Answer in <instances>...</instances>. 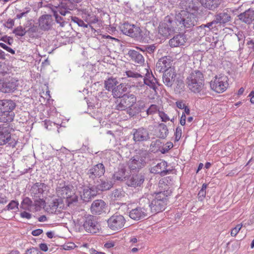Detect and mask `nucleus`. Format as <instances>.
Segmentation results:
<instances>
[{"label":"nucleus","instance_id":"f03ea898","mask_svg":"<svg viewBox=\"0 0 254 254\" xmlns=\"http://www.w3.org/2000/svg\"><path fill=\"white\" fill-rule=\"evenodd\" d=\"M152 160H153V157L150 152L140 149L129 160L127 165L131 172L138 173Z\"/></svg>","mask_w":254,"mask_h":254},{"label":"nucleus","instance_id":"e433bc0d","mask_svg":"<svg viewBox=\"0 0 254 254\" xmlns=\"http://www.w3.org/2000/svg\"><path fill=\"white\" fill-rule=\"evenodd\" d=\"M63 202V199L60 196L53 198L49 203V206L50 209L49 211L52 213H55L57 208H58Z\"/></svg>","mask_w":254,"mask_h":254},{"label":"nucleus","instance_id":"f8f14e48","mask_svg":"<svg viewBox=\"0 0 254 254\" xmlns=\"http://www.w3.org/2000/svg\"><path fill=\"white\" fill-rule=\"evenodd\" d=\"M18 84L16 78L11 76L4 77L0 80V91L4 93L13 92Z\"/></svg>","mask_w":254,"mask_h":254},{"label":"nucleus","instance_id":"5701e85b","mask_svg":"<svg viewBox=\"0 0 254 254\" xmlns=\"http://www.w3.org/2000/svg\"><path fill=\"white\" fill-rule=\"evenodd\" d=\"M177 73L174 68H170L167 69L163 74V81L164 84L168 87H172L174 83Z\"/></svg>","mask_w":254,"mask_h":254},{"label":"nucleus","instance_id":"58836bf2","mask_svg":"<svg viewBox=\"0 0 254 254\" xmlns=\"http://www.w3.org/2000/svg\"><path fill=\"white\" fill-rule=\"evenodd\" d=\"M220 0H201L202 5L210 10H214L218 7Z\"/></svg>","mask_w":254,"mask_h":254},{"label":"nucleus","instance_id":"6e6552de","mask_svg":"<svg viewBox=\"0 0 254 254\" xmlns=\"http://www.w3.org/2000/svg\"><path fill=\"white\" fill-rule=\"evenodd\" d=\"M136 101V97L134 94L126 93L116 102L115 109L121 111H125L129 116L130 110L132 109Z\"/></svg>","mask_w":254,"mask_h":254},{"label":"nucleus","instance_id":"37998d69","mask_svg":"<svg viewBox=\"0 0 254 254\" xmlns=\"http://www.w3.org/2000/svg\"><path fill=\"white\" fill-rule=\"evenodd\" d=\"M32 205V201L31 199L28 197H26L21 202L20 208L23 210H29Z\"/></svg>","mask_w":254,"mask_h":254},{"label":"nucleus","instance_id":"13d9d810","mask_svg":"<svg viewBox=\"0 0 254 254\" xmlns=\"http://www.w3.org/2000/svg\"><path fill=\"white\" fill-rule=\"evenodd\" d=\"M25 254H43L40 250L35 247H32L26 251Z\"/></svg>","mask_w":254,"mask_h":254},{"label":"nucleus","instance_id":"603ef678","mask_svg":"<svg viewBox=\"0 0 254 254\" xmlns=\"http://www.w3.org/2000/svg\"><path fill=\"white\" fill-rule=\"evenodd\" d=\"M71 21L76 23L79 26L87 28L88 24L84 23V22L81 19L76 16H71Z\"/></svg>","mask_w":254,"mask_h":254},{"label":"nucleus","instance_id":"69168bd1","mask_svg":"<svg viewBox=\"0 0 254 254\" xmlns=\"http://www.w3.org/2000/svg\"><path fill=\"white\" fill-rule=\"evenodd\" d=\"M54 9L55 10L58 11V14L59 13L61 15L64 16L65 15L67 12H69V11H68L67 10L61 7V4H60L58 7H56V8Z\"/></svg>","mask_w":254,"mask_h":254},{"label":"nucleus","instance_id":"e2e57ef3","mask_svg":"<svg viewBox=\"0 0 254 254\" xmlns=\"http://www.w3.org/2000/svg\"><path fill=\"white\" fill-rule=\"evenodd\" d=\"M156 49V47L154 44H152L150 45H146V54H152L154 53Z\"/></svg>","mask_w":254,"mask_h":254},{"label":"nucleus","instance_id":"680f3d73","mask_svg":"<svg viewBox=\"0 0 254 254\" xmlns=\"http://www.w3.org/2000/svg\"><path fill=\"white\" fill-rule=\"evenodd\" d=\"M196 31L200 36H204L206 34V29L204 24H202L199 26H197L196 27Z\"/></svg>","mask_w":254,"mask_h":254},{"label":"nucleus","instance_id":"c756f323","mask_svg":"<svg viewBox=\"0 0 254 254\" xmlns=\"http://www.w3.org/2000/svg\"><path fill=\"white\" fill-rule=\"evenodd\" d=\"M133 38L139 42L148 41L150 39V32L145 28L141 29L139 26L135 29Z\"/></svg>","mask_w":254,"mask_h":254},{"label":"nucleus","instance_id":"4c0bfd02","mask_svg":"<svg viewBox=\"0 0 254 254\" xmlns=\"http://www.w3.org/2000/svg\"><path fill=\"white\" fill-rule=\"evenodd\" d=\"M119 84V82L116 78H114L113 77H110L107 78L104 81V87L105 89L109 91H113V89H114L117 84Z\"/></svg>","mask_w":254,"mask_h":254},{"label":"nucleus","instance_id":"412c9836","mask_svg":"<svg viewBox=\"0 0 254 254\" xmlns=\"http://www.w3.org/2000/svg\"><path fill=\"white\" fill-rule=\"evenodd\" d=\"M112 179V178L104 177L97 180L95 184H94V186L98 192L110 190L114 184Z\"/></svg>","mask_w":254,"mask_h":254},{"label":"nucleus","instance_id":"ea45409f","mask_svg":"<svg viewBox=\"0 0 254 254\" xmlns=\"http://www.w3.org/2000/svg\"><path fill=\"white\" fill-rule=\"evenodd\" d=\"M158 137L160 138L165 139L169 133V130L167 127L163 123H161L158 125Z\"/></svg>","mask_w":254,"mask_h":254},{"label":"nucleus","instance_id":"f704fd0d","mask_svg":"<svg viewBox=\"0 0 254 254\" xmlns=\"http://www.w3.org/2000/svg\"><path fill=\"white\" fill-rule=\"evenodd\" d=\"M215 17L219 23V24H225L231 20V16L227 10H225L216 14Z\"/></svg>","mask_w":254,"mask_h":254},{"label":"nucleus","instance_id":"4be33fe9","mask_svg":"<svg viewBox=\"0 0 254 254\" xmlns=\"http://www.w3.org/2000/svg\"><path fill=\"white\" fill-rule=\"evenodd\" d=\"M168 163L165 161H162L150 169V172L154 174H159L165 176L171 172V170L167 169Z\"/></svg>","mask_w":254,"mask_h":254},{"label":"nucleus","instance_id":"473e14b6","mask_svg":"<svg viewBox=\"0 0 254 254\" xmlns=\"http://www.w3.org/2000/svg\"><path fill=\"white\" fill-rule=\"evenodd\" d=\"M127 85L125 83H121L113 89L112 95L114 98L120 99L126 93H127Z\"/></svg>","mask_w":254,"mask_h":254},{"label":"nucleus","instance_id":"a18cd8bd","mask_svg":"<svg viewBox=\"0 0 254 254\" xmlns=\"http://www.w3.org/2000/svg\"><path fill=\"white\" fill-rule=\"evenodd\" d=\"M19 202L18 201L12 200L3 209L4 211L14 210L15 209H18Z\"/></svg>","mask_w":254,"mask_h":254},{"label":"nucleus","instance_id":"bb28decb","mask_svg":"<svg viewBox=\"0 0 254 254\" xmlns=\"http://www.w3.org/2000/svg\"><path fill=\"white\" fill-rule=\"evenodd\" d=\"M128 175L127 167L124 164H120L117 170L113 174L112 179L114 181L123 182L128 179Z\"/></svg>","mask_w":254,"mask_h":254},{"label":"nucleus","instance_id":"5fc2aeb1","mask_svg":"<svg viewBox=\"0 0 254 254\" xmlns=\"http://www.w3.org/2000/svg\"><path fill=\"white\" fill-rule=\"evenodd\" d=\"M158 111V106L156 105L152 104L150 107L146 110V115H153L155 114Z\"/></svg>","mask_w":254,"mask_h":254},{"label":"nucleus","instance_id":"2f4dec72","mask_svg":"<svg viewBox=\"0 0 254 254\" xmlns=\"http://www.w3.org/2000/svg\"><path fill=\"white\" fill-rule=\"evenodd\" d=\"M138 26L134 24H131L128 22H125L120 26V29L124 34L133 38L135 32V29Z\"/></svg>","mask_w":254,"mask_h":254},{"label":"nucleus","instance_id":"6ab92c4d","mask_svg":"<svg viewBox=\"0 0 254 254\" xmlns=\"http://www.w3.org/2000/svg\"><path fill=\"white\" fill-rule=\"evenodd\" d=\"M199 3L197 0H181L180 7L188 13H193L197 15Z\"/></svg>","mask_w":254,"mask_h":254},{"label":"nucleus","instance_id":"79ce46f5","mask_svg":"<svg viewBox=\"0 0 254 254\" xmlns=\"http://www.w3.org/2000/svg\"><path fill=\"white\" fill-rule=\"evenodd\" d=\"M162 145V142L159 139H157L154 141H152L150 144V149L152 152H160Z\"/></svg>","mask_w":254,"mask_h":254},{"label":"nucleus","instance_id":"8fccbe9b","mask_svg":"<svg viewBox=\"0 0 254 254\" xmlns=\"http://www.w3.org/2000/svg\"><path fill=\"white\" fill-rule=\"evenodd\" d=\"M13 33L16 36L22 37L25 35V34H26V33H27V32L25 30V28H23L21 26H18L17 27L15 28L13 30Z\"/></svg>","mask_w":254,"mask_h":254},{"label":"nucleus","instance_id":"7ed1b4c3","mask_svg":"<svg viewBox=\"0 0 254 254\" xmlns=\"http://www.w3.org/2000/svg\"><path fill=\"white\" fill-rule=\"evenodd\" d=\"M56 190L59 196L66 199L68 206L78 201V197L75 193L73 187L68 183L63 180L60 181Z\"/></svg>","mask_w":254,"mask_h":254},{"label":"nucleus","instance_id":"bf43d9fd","mask_svg":"<svg viewBox=\"0 0 254 254\" xmlns=\"http://www.w3.org/2000/svg\"><path fill=\"white\" fill-rule=\"evenodd\" d=\"M30 11V8L29 7L25 8L22 12L20 13H18L16 15V18L17 19H21L23 17H25L26 15L29 13Z\"/></svg>","mask_w":254,"mask_h":254},{"label":"nucleus","instance_id":"9b49d317","mask_svg":"<svg viewBox=\"0 0 254 254\" xmlns=\"http://www.w3.org/2000/svg\"><path fill=\"white\" fill-rule=\"evenodd\" d=\"M105 173V167L103 164L98 163L86 169V178L89 183L95 184L96 181L103 176Z\"/></svg>","mask_w":254,"mask_h":254},{"label":"nucleus","instance_id":"a211bd4d","mask_svg":"<svg viewBox=\"0 0 254 254\" xmlns=\"http://www.w3.org/2000/svg\"><path fill=\"white\" fill-rule=\"evenodd\" d=\"M133 140L135 142H145L150 139L149 132L146 128L143 127L132 129Z\"/></svg>","mask_w":254,"mask_h":254},{"label":"nucleus","instance_id":"a19ab883","mask_svg":"<svg viewBox=\"0 0 254 254\" xmlns=\"http://www.w3.org/2000/svg\"><path fill=\"white\" fill-rule=\"evenodd\" d=\"M61 7L68 11L72 10L75 8V4L71 0H63L61 3Z\"/></svg>","mask_w":254,"mask_h":254},{"label":"nucleus","instance_id":"de8ad7c7","mask_svg":"<svg viewBox=\"0 0 254 254\" xmlns=\"http://www.w3.org/2000/svg\"><path fill=\"white\" fill-rule=\"evenodd\" d=\"M124 196V192L121 189H116L112 191L111 197L114 199H118Z\"/></svg>","mask_w":254,"mask_h":254},{"label":"nucleus","instance_id":"49530a36","mask_svg":"<svg viewBox=\"0 0 254 254\" xmlns=\"http://www.w3.org/2000/svg\"><path fill=\"white\" fill-rule=\"evenodd\" d=\"M207 185L203 184L200 190L199 191L197 194V198L199 201H202L204 199L206 195V189L207 188Z\"/></svg>","mask_w":254,"mask_h":254},{"label":"nucleus","instance_id":"a878e982","mask_svg":"<svg viewBox=\"0 0 254 254\" xmlns=\"http://www.w3.org/2000/svg\"><path fill=\"white\" fill-rule=\"evenodd\" d=\"M98 193L94 186L92 185L83 189L82 193L80 194V197L84 202H88L91 201Z\"/></svg>","mask_w":254,"mask_h":254},{"label":"nucleus","instance_id":"864d4df0","mask_svg":"<svg viewBox=\"0 0 254 254\" xmlns=\"http://www.w3.org/2000/svg\"><path fill=\"white\" fill-rule=\"evenodd\" d=\"M39 26L35 24H30V27L26 32L30 35V36L34 37L33 34L38 32L39 30Z\"/></svg>","mask_w":254,"mask_h":254},{"label":"nucleus","instance_id":"052dcab7","mask_svg":"<svg viewBox=\"0 0 254 254\" xmlns=\"http://www.w3.org/2000/svg\"><path fill=\"white\" fill-rule=\"evenodd\" d=\"M182 128L180 127H178L176 128V131L175 132V141H178L181 136H182Z\"/></svg>","mask_w":254,"mask_h":254},{"label":"nucleus","instance_id":"393cba45","mask_svg":"<svg viewBox=\"0 0 254 254\" xmlns=\"http://www.w3.org/2000/svg\"><path fill=\"white\" fill-rule=\"evenodd\" d=\"M39 27L43 31H48L52 28L53 24L52 16L50 14H44L38 19Z\"/></svg>","mask_w":254,"mask_h":254},{"label":"nucleus","instance_id":"423d86ee","mask_svg":"<svg viewBox=\"0 0 254 254\" xmlns=\"http://www.w3.org/2000/svg\"><path fill=\"white\" fill-rule=\"evenodd\" d=\"M77 221V224L80 226H83L85 231L88 233L96 234L101 229L98 219L94 215L85 214L79 217Z\"/></svg>","mask_w":254,"mask_h":254},{"label":"nucleus","instance_id":"0eeeda50","mask_svg":"<svg viewBox=\"0 0 254 254\" xmlns=\"http://www.w3.org/2000/svg\"><path fill=\"white\" fill-rule=\"evenodd\" d=\"M15 107L16 103L12 100H0V122H11L15 116L13 110Z\"/></svg>","mask_w":254,"mask_h":254},{"label":"nucleus","instance_id":"aec40b11","mask_svg":"<svg viewBox=\"0 0 254 254\" xmlns=\"http://www.w3.org/2000/svg\"><path fill=\"white\" fill-rule=\"evenodd\" d=\"M134 173L128 178L127 185L128 187L134 188L141 187L145 181V174L142 173Z\"/></svg>","mask_w":254,"mask_h":254},{"label":"nucleus","instance_id":"20e7f679","mask_svg":"<svg viewBox=\"0 0 254 254\" xmlns=\"http://www.w3.org/2000/svg\"><path fill=\"white\" fill-rule=\"evenodd\" d=\"M204 78L202 72L198 70H193L186 79L188 87L194 93H199L204 86Z\"/></svg>","mask_w":254,"mask_h":254},{"label":"nucleus","instance_id":"72a5a7b5","mask_svg":"<svg viewBox=\"0 0 254 254\" xmlns=\"http://www.w3.org/2000/svg\"><path fill=\"white\" fill-rule=\"evenodd\" d=\"M186 38L184 34H179L169 40V45L171 47H177L182 46L186 43Z\"/></svg>","mask_w":254,"mask_h":254},{"label":"nucleus","instance_id":"4d7b16f0","mask_svg":"<svg viewBox=\"0 0 254 254\" xmlns=\"http://www.w3.org/2000/svg\"><path fill=\"white\" fill-rule=\"evenodd\" d=\"M126 75L128 77H132L135 79H138L139 78L141 79L142 78V75L137 72H133L131 70L126 71Z\"/></svg>","mask_w":254,"mask_h":254},{"label":"nucleus","instance_id":"4468645a","mask_svg":"<svg viewBox=\"0 0 254 254\" xmlns=\"http://www.w3.org/2000/svg\"><path fill=\"white\" fill-rule=\"evenodd\" d=\"M47 187V186L45 184L41 182H37L33 185L30 189V193L35 202L44 201L42 197Z\"/></svg>","mask_w":254,"mask_h":254},{"label":"nucleus","instance_id":"338daca9","mask_svg":"<svg viewBox=\"0 0 254 254\" xmlns=\"http://www.w3.org/2000/svg\"><path fill=\"white\" fill-rule=\"evenodd\" d=\"M0 47L4 50H6V51L9 52L11 54H15V51L11 48H10L9 47L6 46L5 44L3 43H0Z\"/></svg>","mask_w":254,"mask_h":254},{"label":"nucleus","instance_id":"39448f33","mask_svg":"<svg viewBox=\"0 0 254 254\" xmlns=\"http://www.w3.org/2000/svg\"><path fill=\"white\" fill-rule=\"evenodd\" d=\"M175 20L179 29H190L197 24V15L193 13H188L187 11L182 10L176 13Z\"/></svg>","mask_w":254,"mask_h":254},{"label":"nucleus","instance_id":"1a4fd4ad","mask_svg":"<svg viewBox=\"0 0 254 254\" xmlns=\"http://www.w3.org/2000/svg\"><path fill=\"white\" fill-rule=\"evenodd\" d=\"M178 24L173 15H167L159 26V32L163 36L168 37L173 34L177 29Z\"/></svg>","mask_w":254,"mask_h":254},{"label":"nucleus","instance_id":"0e129e2a","mask_svg":"<svg viewBox=\"0 0 254 254\" xmlns=\"http://www.w3.org/2000/svg\"><path fill=\"white\" fill-rule=\"evenodd\" d=\"M242 228V225L240 224L237 225L235 227L233 228L231 232V235L232 237H235L239 233Z\"/></svg>","mask_w":254,"mask_h":254},{"label":"nucleus","instance_id":"dca6fc26","mask_svg":"<svg viewBox=\"0 0 254 254\" xmlns=\"http://www.w3.org/2000/svg\"><path fill=\"white\" fill-rule=\"evenodd\" d=\"M142 82H138L139 86L142 87L143 85H146L150 88L153 90L155 92H157V86H159L158 80L154 76L152 73H150L148 70L147 71L145 76H142Z\"/></svg>","mask_w":254,"mask_h":254},{"label":"nucleus","instance_id":"f3484780","mask_svg":"<svg viewBox=\"0 0 254 254\" xmlns=\"http://www.w3.org/2000/svg\"><path fill=\"white\" fill-rule=\"evenodd\" d=\"M143 206L137 207L129 212V217L134 220H139L145 218L149 214L148 208L143 204Z\"/></svg>","mask_w":254,"mask_h":254},{"label":"nucleus","instance_id":"774afa93","mask_svg":"<svg viewBox=\"0 0 254 254\" xmlns=\"http://www.w3.org/2000/svg\"><path fill=\"white\" fill-rule=\"evenodd\" d=\"M21 218L30 219L32 217V214L29 212L24 211L20 213Z\"/></svg>","mask_w":254,"mask_h":254},{"label":"nucleus","instance_id":"7c9ffc66","mask_svg":"<svg viewBox=\"0 0 254 254\" xmlns=\"http://www.w3.org/2000/svg\"><path fill=\"white\" fill-rule=\"evenodd\" d=\"M127 56H128L130 60L135 64L142 65L144 63V58L138 51L135 50H129Z\"/></svg>","mask_w":254,"mask_h":254},{"label":"nucleus","instance_id":"c9c22d12","mask_svg":"<svg viewBox=\"0 0 254 254\" xmlns=\"http://www.w3.org/2000/svg\"><path fill=\"white\" fill-rule=\"evenodd\" d=\"M145 108V104L141 101L136 102L133 105L132 109L130 110L129 117L132 118L136 116Z\"/></svg>","mask_w":254,"mask_h":254},{"label":"nucleus","instance_id":"09e8293b","mask_svg":"<svg viewBox=\"0 0 254 254\" xmlns=\"http://www.w3.org/2000/svg\"><path fill=\"white\" fill-rule=\"evenodd\" d=\"M52 10L56 22L60 24L61 27H64L65 24V22L64 21L63 17L58 14V11L55 10L54 9Z\"/></svg>","mask_w":254,"mask_h":254},{"label":"nucleus","instance_id":"f257e3e1","mask_svg":"<svg viewBox=\"0 0 254 254\" xmlns=\"http://www.w3.org/2000/svg\"><path fill=\"white\" fill-rule=\"evenodd\" d=\"M172 193L171 190H167L155 193L152 200L145 197H142L139 201L140 205H147L149 211L152 213L156 214L165 210L167 204V197Z\"/></svg>","mask_w":254,"mask_h":254},{"label":"nucleus","instance_id":"3c124183","mask_svg":"<svg viewBox=\"0 0 254 254\" xmlns=\"http://www.w3.org/2000/svg\"><path fill=\"white\" fill-rule=\"evenodd\" d=\"M173 147V144L171 142H167L165 144L162 145L160 152L162 154H165Z\"/></svg>","mask_w":254,"mask_h":254},{"label":"nucleus","instance_id":"6e6d98bb","mask_svg":"<svg viewBox=\"0 0 254 254\" xmlns=\"http://www.w3.org/2000/svg\"><path fill=\"white\" fill-rule=\"evenodd\" d=\"M221 41L219 40L218 37H213L210 43L211 48H215L217 47H220L221 46Z\"/></svg>","mask_w":254,"mask_h":254},{"label":"nucleus","instance_id":"cd10ccee","mask_svg":"<svg viewBox=\"0 0 254 254\" xmlns=\"http://www.w3.org/2000/svg\"><path fill=\"white\" fill-rule=\"evenodd\" d=\"M171 61L167 57H163L160 58L156 64V70L163 73L168 68H172Z\"/></svg>","mask_w":254,"mask_h":254},{"label":"nucleus","instance_id":"2eb2a0df","mask_svg":"<svg viewBox=\"0 0 254 254\" xmlns=\"http://www.w3.org/2000/svg\"><path fill=\"white\" fill-rule=\"evenodd\" d=\"M210 84L211 89L219 93L225 91L228 86L226 78L224 76H215L214 79L211 81Z\"/></svg>","mask_w":254,"mask_h":254},{"label":"nucleus","instance_id":"ddd939ff","mask_svg":"<svg viewBox=\"0 0 254 254\" xmlns=\"http://www.w3.org/2000/svg\"><path fill=\"white\" fill-rule=\"evenodd\" d=\"M126 222L123 215L115 213L107 220L108 227L113 231H118L124 227Z\"/></svg>","mask_w":254,"mask_h":254},{"label":"nucleus","instance_id":"b1692460","mask_svg":"<svg viewBox=\"0 0 254 254\" xmlns=\"http://www.w3.org/2000/svg\"><path fill=\"white\" fill-rule=\"evenodd\" d=\"M106 203L102 199L94 200L90 206V211L92 214L100 215L106 211Z\"/></svg>","mask_w":254,"mask_h":254},{"label":"nucleus","instance_id":"c85d7f7f","mask_svg":"<svg viewBox=\"0 0 254 254\" xmlns=\"http://www.w3.org/2000/svg\"><path fill=\"white\" fill-rule=\"evenodd\" d=\"M238 18L242 22L247 24H252L254 20V10L249 8L238 15Z\"/></svg>","mask_w":254,"mask_h":254},{"label":"nucleus","instance_id":"c03bdc74","mask_svg":"<svg viewBox=\"0 0 254 254\" xmlns=\"http://www.w3.org/2000/svg\"><path fill=\"white\" fill-rule=\"evenodd\" d=\"M176 87L175 88V91L176 92L180 93L181 91L183 90L185 87V84L183 80L181 78H177L175 79Z\"/></svg>","mask_w":254,"mask_h":254},{"label":"nucleus","instance_id":"9d476101","mask_svg":"<svg viewBox=\"0 0 254 254\" xmlns=\"http://www.w3.org/2000/svg\"><path fill=\"white\" fill-rule=\"evenodd\" d=\"M11 130L9 125H0V145H7L12 148L15 147L17 140L11 137Z\"/></svg>","mask_w":254,"mask_h":254}]
</instances>
